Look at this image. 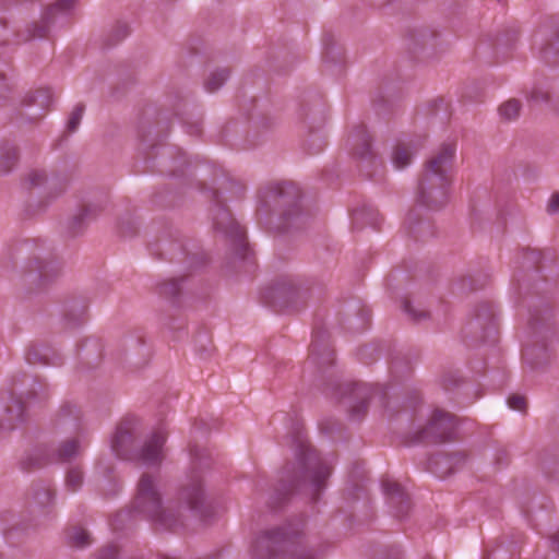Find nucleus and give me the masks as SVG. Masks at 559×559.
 Instances as JSON below:
<instances>
[{
    "instance_id": "nucleus-19",
    "label": "nucleus",
    "mask_w": 559,
    "mask_h": 559,
    "mask_svg": "<svg viewBox=\"0 0 559 559\" xmlns=\"http://www.w3.org/2000/svg\"><path fill=\"white\" fill-rule=\"evenodd\" d=\"M90 298L84 292L72 294V328L84 324L90 314H87Z\"/></svg>"
},
{
    "instance_id": "nucleus-7",
    "label": "nucleus",
    "mask_w": 559,
    "mask_h": 559,
    "mask_svg": "<svg viewBox=\"0 0 559 559\" xmlns=\"http://www.w3.org/2000/svg\"><path fill=\"white\" fill-rule=\"evenodd\" d=\"M88 444L87 429L81 412L72 409V460ZM84 474L80 463L72 462V491L83 484Z\"/></svg>"
},
{
    "instance_id": "nucleus-8",
    "label": "nucleus",
    "mask_w": 559,
    "mask_h": 559,
    "mask_svg": "<svg viewBox=\"0 0 559 559\" xmlns=\"http://www.w3.org/2000/svg\"><path fill=\"white\" fill-rule=\"evenodd\" d=\"M166 440L167 432L163 428H158L146 437L142 447L134 453L133 460L146 466L160 465L166 457Z\"/></svg>"
},
{
    "instance_id": "nucleus-23",
    "label": "nucleus",
    "mask_w": 559,
    "mask_h": 559,
    "mask_svg": "<svg viewBox=\"0 0 559 559\" xmlns=\"http://www.w3.org/2000/svg\"><path fill=\"white\" fill-rule=\"evenodd\" d=\"M417 147L412 143H399L392 153V163L396 169H404L407 167L413 158Z\"/></svg>"
},
{
    "instance_id": "nucleus-50",
    "label": "nucleus",
    "mask_w": 559,
    "mask_h": 559,
    "mask_svg": "<svg viewBox=\"0 0 559 559\" xmlns=\"http://www.w3.org/2000/svg\"><path fill=\"white\" fill-rule=\"evenodd\" d=\"M322 148H323V143H321L320 145H318V147L313 148V150H312V153H313V154H317V153L321 152V151H322Z\"/></svg>"
},
{
    "instance_id": "nucleus-28",
    "label": "nucleus",
    "mask_w": 559,
    "mask_h": 559,
    "mask_svg": "<svg viewBox=\"0 0 559 559\" xmlns=\"http://www.w3.org/2000/svg\"><path fill=\"white\" fill-rule=\"evenodd\" d=\"M229 78V70L227 68H221L213 71L206 79L204 86L210 93L216 92L221 88Z\"/></svg>"
},
{
    "instance_id": "nucleus-18",
    "label": "nucleus",
    "mask_w": 559,
    "mask_h": 559,
    "mask_svg": "<svg viewBox=\"0 0 559 559\" xmlns=\"http://www.w3.org/2000/svg\"><path fill=\"white\" fill-rule=\"evenodd\" d=\"M25 359L31 365H58L60 357L58 353L46 344H32L25 353Z\"/></svg>"
},
{
    "instance_id": "nucleus-42",
    "label": "nucleus",
    "mask_w": 559,
    "mask_h": 559,
    "mask_svg": "<svg viewBox=\"0 0 559 559\" xmlns=\"http://www.w3.org/2000/svg\"><path fill=\"white\" fill-rule=\"evenodd\" d=\"M116 34H117V38L110 43V45H115L116 43L120 41L121 39H123L128 33H129V28L126 24H119L116 29H115Z\"/></svg>"
},
{
    "instance_id": "nucleus-43",
    "label": "nucleus",
    "mask_w": 559,
    "mask_h": 559,
    "mask_svg": "<svg viewBox=\"0 0 559 559\" xmlns=\"http://www.w3.org/2000/svg\"><path fill=\"white\" fill-rule=\"evenodd\" d=\"M547 211L551 214L559 212V193H555L551 195Z\"/></svg>"
},
{
    "instance_id": "nucleus-26",
    "label": "nucleus",
    "mask_w": 559,
    "mask_h": 559,
    "mask_svg": "<svg viewBox=\"0 0 559 559\" xmlns=\"http://www.w3.org/2000/svg\"><path fill=\"white\" fill-rule=\"evenodd\" d=\"M409 233H412L416 239L425 240L433 236V229L429 222L414 218V214H409L406 221Z\"/></svg>"
},
{
    "instance_id": "nucleus-21",
    "label": "nucleus",
    "mask_w": 559,
    "mask_h": 559,
    "mask_svg": "<svg viewBox=\"0 0 559 559\" xmlns=\"http://www.w3.org/2000/svg\"><path fill=\"white\" fill-rule=\"evenodd\" d=\"M380 223V214L378 210L371 205H364L353 212V225L356 228H362L366 225L378 227Z\"/></svg>"
},
{
    "instance_id": "nucleus-24",
    "label": "nucleus",
    "mask_w": 559,
    "mask_h": 559,
    "mask_svg": "<svg viewBox=\"0 0 559 559\" xmlns=\"http://www.w3.org/2000/svg\"><path fill=\"white\" fill-rule=\"evenodd\" d=\"M352 139L355 145L354 154L357 157L361 159L372 157L370 148V138L364 127L357 128L355 133L352 135Z\"/></svg>"
},
{
    "instance_id": "nucleus-34",
    "label": "nucleus",
    "mask_w": 559,
    "mask_h": 559,
    "mask_svg": "<svg viewBox=\"0 0 559 559\" xmlns=\"http://www.w3.org/2000/svg\"><path fill=\"white\" fill-rule=\"evenodd\" d=\"M368 409V400L365 396L349 408V416L353 420H360L367 413Z\"/></svg>"
},
{
    "instance_id": "nucleus-52",
    "label": "nucleus",
    "mask_w": 559,
    "mask_h": 559,
    "mask_svg": "<svg viewBox=\"0 0 559 559\" xmlns=\"http://www.w3.org/2000/svg\"><path fill=\"white\" fill-rule=\"evenodd\" d=\"M314 139H321L319 134H313Z\"/></svg>"
},
{
    "instance_id": "nucleus-22",
    "label": "nucleus",
    "mask_w": 559,
    "mask_h": 559,
    "mask_svg": "<svg viewBox=\"0 0 559 559\" xmlns=\"http://www.w3.org/2000/svg\"><path fill=\"white\" fill-rule=\"evenodd\" d=\"M19 160L17 147L10 142L0 144V175L10 173Z\"/></svg>"
},
{
    "instance_id": "nucleus-13",
    "label": "nucleus",
    "mask_w": 559,
    "mask_h": 559,
    "mask_svg": "<svg viewBox=\"0 0 559 559\" xmlns=\"http://www.w3.org/2000/svg\"><path fill=\"white\" fill-rule=\"evenodd\" d=\"M135 438V423L131 419L122 421L116 429L111 439V449L115 454L124 460H133Z\"/></svg>"
},
{
    "instance_id": "nucleus-40",
    "label": "nucleus",
    "mask_w": 559,
    "mask_h": 559,
    "mask_svg": "<svg viewBox=\"0 0 559 559\" xmlns=\"http://www.w3.org/2000/svg\"><path fill=\"white\" fill-rule=\"evenodd\" d=\"M508 405L514 411L524 412L526 408V400L524 396L514 394L508 399Z\"/></svg>"
},
{
    "instance_id": "nucleus-44",
    "label": "nucleus",
    "mask_w": 559,
    "mask_h": 559,
    "mask_svg": "<svg viewBox=\"0 0 559 559\" xmlns=\"http://www.w3.org/2000/svg\"><path fill=\"white\" fill-rule=\"evenodd\" d=\"M292 559H314V555L311 550H302L295 552Z\"/></svg>"
},
{
    "instance_id": "nucleus-48",
    "label": "nucleus",
    "mask_w": 559,
    "mask_h": 559,
    "mask_svg": "<svg viewBox=\"0 0 559 559\" xmlns=\"http://www.w3.org/2000/svg\"><path fill=\"white\" fill-rule=\"evenodd\" d=\"M191 455L194 460L201 461L202 455L199 453L198 449H191Z\"/></svg>"
},
{
    "instance_id": "nucleus-4",
    "label": "nucleus",
    "mask_w": 559,
    "mask_h": 559,
    "mask_svg": "<svg viewBox=\"0 0 559 559\" xmlns=\"http://www.w3.org/2000/svg\"><path fill=\"white\" fill-rule=\"evenodd\" d=\"M213 222L215 230L222 233L229 240L235 255L239 259H247L249 248L245 231L234 219L230 212L222 205H216Z\"/></svg>"
},
{
    "instance_id": "nucleus-30",
    "label": "nucleus",
    "mask_w": 559,
    "mask_h": 559,
    "mask_svg": "<svg viewBox=\"0 0 559 559\" xmlns=\"http://www.w3.org/2000/svg\"><path fill=\"white\" fill-rule=\"evenodd\" d=\"M521 111V103L518 99H509L499 107L500 117L511 121L519 117Z\"/></svg>"
},
{
    "instance_id": "nucleus-45",
    "label": "nucleus",
    "mask_w": 559,
    "mask_h": 559,
    "mask_svg": "<svg viewBox=\"0 0 559 559\" xmlns=\"http://www.w3.org/2000/svg\"><path fill=\"white\" fill-rule=\"evenodd\" d=\"M9 92V85L4 75L0 74V98H3Z\"/></svg>"
},
{
    "instance_id": "nucleus-12",
    "label": "nucleus",
    "mask_w": 559,
    "mask_h": 559,
    "mask_svg": "<svg viewBox=\"0 0 559 559\" xmlns=\"http://www.w3.org/2000/svg\"><path fill=\"white\" fill-rule=\"evenodd\" d=\"M24 403L12 395L0 397V431H11L25 421Z\"/></svg>"
},
{
    "instance_id": "nucleus-6",
    "label": "nucleus",
    "mask_w": 559,
    "mask_h": 559,
    "mask_svg": "<svg viewBox=\"0 0 559 559\" xmlns=\"http://www.w3.org/2000/svg\"><path fill=\"white\" fill-rule=\"evenodd\" d=\"M70 461V438L51 441L46 448H38L31 452L23 461L24 469L41 468L48 464H61Z\"/></svg>"
},
{
    "instance_id": "nucleus-10",
    "label": "nucleus",
    "mask_w": 559,
    "mask_h": 559,
    "mask_svg": "<svg viewBox=\"0 0 559 559\" xmlns=\"http://www.w3.org/2000/svg\"><path fill=\"white\" fill-rule=\"evenodd\" d=\"M179 502L198 516H203L207 499L199 474H191L179 491Z\"/></svg>"
},
{
    "instance_id": "nucleus-38",
    "label": "nucleus",
    "mask_w": 559,
    "mask_h": 559,
    "mask_svg": "<svg viewBox=\"0 0 559 559\" xmlns=\"http://www.w3.org/2000/svg\"><path fill=\"white\" fill-rule=\"evenodd\" d=\"M180 292V285H179V281L176 280V278H173L166 283H164L162 286H160V294L162 295H165V296H171V297H175L176 295H178Z\"/></svg>"
},
{
    "instance_id": "nucleus-5",
    "label": "nucleus",
    "mask_w": 559,
    "mask_h": 559,
    "mask_svg": "<svg viewBox=\"0 0 559 559\" xmlns=\"http://www.w3.org/2000/svg\"><path fill=\"white\" fill-rule=\"evenodd\" d=\"M300 532L298 528H292L290 525L264 532L252 546V559H273L284 545Z\"/></svg>"
},
{
    "instance_id": "nucleus-31",
    "label": "nucleus",
    "mask_w": 559,
    "mask_h": 559,
    "mask_svg": "<svg viewBox=\"0 0 559 559\" xmlns=\"http://www.w3.org/2000/svg\"><path fill=\"white\" fill-rule=\"evenodd\" d=\"M92 543V536L85 528H72V548L83 549L91 546Z\"/></svg>"
},
{
    "instance_id": "nucleus-37",
    "label": "nucleus",
    "mask_w": 559,
    "mask_h": 559,
    "mask_svg": "<svg viewBox=\"0 0 559 559\" xmlns=\"http://www.w3.org/2000/svg\"><path fill=\"white\" fill-rule=\"evenodd\" d=\"M29 188H36L41 186L47 181V177L45 171L41 170H32L26 178Z\"/></svg>"
},
{
    "instance_id": "nucleus-33",
    "label": "nucleus",
    "mask_w": 559,
    "mask_h": 559,
    "mask_svg": "<svg viewBox=\"0 0 559 559\" xmlns=\"http://www.w3.org/2000/svg\"><path fill=\"white\" fill-rule=\"evenodd\" d=\"M465 460V456L463 454H453V455H437L431 459L430 465L431 467L435 465L436 467L441 464L445 463L448 465L447 471L440 473V477H444L447 474H449L452 469V461H455V463L463 462Z\"/></svg>"
},
{
    "instance_id": "nucleus-14",
    "label": "nucleus",
    "mask_w": 559,
    "mask_h": 559,
    "mask_svg": "<svg viewBox=\"0 0 559 559\" xmlns=\"http://www.w3.org/2000/svg\"><path fill=\"white\" fill-rule=\"evenodd\" d=\"M69 10L70 0H57L50 4L43 13L40 23H36L32 28H28L29 35L26 39L45 37L50 25L55 24L62 17H67Z\"/></svg>"
},
{
    "instance_id": "nucleus-20",
    "label": "nucleus",
    "mask_w": 559,
    "mask_h": 559,
    "mask_svg": "<svg viewBox=\"0 0 559 559\" xmlns=\"http://www.w3.org/2000/svg\"><path fill=\"white\" fill-rule=\"evenodd\" d=\"M53 501L52 490L44 485H36L32 488L29 506L34 512L44 513Z\"/></svg>"
},
{
    "instance_id": "nucleus-49",
    "label": "nucleus",
    "mask_w": 559,
    "mask_h": 559,
    "mask_svg": "<svg viewBox=\"0 0 559 559\" xmlns=\"http://www.w3.org/2000/svg\"><path fill=\"white\" fill-rule=\"evenodd\" d=\"M555 52H556V50H555L554 44L549 45V47H547L545 50L546 56L555 53Z\"/></svg>"
},
{
    "instance_id": "nucleus-15",
    "label": "nucleus",
    "mask_w": 559,
    "mask_h": 559,
    "mask_svg": "<svg viewBox=\"0 0 559 559\" xmlns=\"http://www.w3.org/2000/svg\"><path fill=\"white\" fill-rule=\"evenodd\" d=\"M62 274V265L56 259H48L44 262L35 261L32 263V271L26 275L28 282L38 281L39 287H45Z\"/></svg>"
},
{
    "instance_id": "nucleus-2",
    "label": "nucleus",
    "mask_w": 559,
    "mask_h": 559,
    "mask_svg": "<svg viewBox=\"0 0 559 559\" xmlns=\"http://www.w3.org/2000/svg\"><path fill=\"white\" fill-rule=\"evenodd\" d=\"M454 157L455 146L445 143L426 162L418 186V202L423 206L439 210L447 204Z\"/></svg>"
},
{
    "instance_id": "nucleus-1",
    "label": "nucleus",
    "mask_w": 559,
    "mask_h": 559,
    "mask_svg": "<svg viewBox=\"0 0 559 559\" xmlns=\"http://www.w3.org/2000/svg\"><path fill=\"white\" fill-rule=\"evenodd\" d=\"M297 469L288 466L283 471L281 488L276 489L280 500L284 501L295 489L305 491L313 501L326 488V481L332 473V465L305 440H298L296 447Z\"/></svg>"
},
{
    "instance_id": "nucleus-25",
    "label": "nucleus",
    "mask_w": 559,
    "mask_h": 559,
    "mask_svg": "<svg viewBox=\"0 0 559 559\" xmlns=\"http://www.w3.org/2000/svg\"><path fill=\"white\" fill-rule=\"evenodd\" d=\"M321 338L322 335H316V338L311 345L310 358L318 364H332L333 350Z\"/></svg>"
},
{
    "instance_id": "nucleus-36",
    "label": "nucleus",
    "mask_w": 559,
    "mask_h": 559,
    "mask_svg": "<svg viewBox=\"0 0 559 559\" xmlns=\"http://www.w3.org/2000/svg\"><path fill=\"white\" fill-rule=\"evenodd\" d=\"M404 311L415 321H421L428 318V313L423 309H415L411 301L403 302Z\"/></svg>"
},
{
    "instance_id": "nucleus-29",
    "label": "nucleus",
    "mask_w": 559,
    "mask_h": 559,
    "mask_svg": "<svg viewBox=\"0 0 559 559\" xmlns=\"http://www.w3.org/2000/svg\"><path fill=\"white\" fill-rule=\"evenodd\" d=\"M67 178H60V177H52L48 181V191L46 194V199L48 201H53L58 197H60L62 193L67 190Z\"/></svg>"
},
{
    "instance_id": "nucleus-46",
    "label": "nucleus",
    "mask_w": 559,
    "mask_h": 559,
    "mask_svg": "<svg viewBox=\"0 0 559 559\" xmlns=\"http://www.w3.org/2000/svg\"><path fill=\"white\" fill-rule=\"evenodd\" d=\"M534 348H525L523 352V358L532 366L535 367L537 364L531 358Z\"/></svg>"
},
{
    "instance_id": "nucleus-41",
    "label": "nucleus",
    "mask_w": 559,
    "mask_h": 559,
    "mask_svg": "<svg viewBox=\"0 0 559 559\" xmlns=\"http://www.w3.org/2000/svg\"><path fill=\"white\" fill-rule=\"evenodd\" d=\"M83 112H84V105H82V104L76 105L74 110H72V132L79 126Z\"/></svg>"
},
{
    "instance_id": "nucleus-3",
    "label": "nucleus",
    "mask_w": 559,
    "mask_h": 559,
    "mask_svg": "<svg viewBox=\"0 0 559 559\" xmlns=\"http://www.w3.org/2000/svg\"><path fill=\"white\" fill-rule=\"evenodd\" d=\"M132 509L163 528L174 530L181 525V514L175 513L169 506H163L157 484L148 474H143L138 483Z\"/></svg>"
},
{
    "instance_id": "nucleus-11",
    "label": "nucleus",
    "mask_w": 559,
    "mask_h": 559,
    "mask_svg": "<svg viewBox=\"0 0 559 559\" xmlns=\"http://www.w3.org/2000/svg\"><path fill=\"white\" fill-rule=\"evenodd\" d=\"M271 195H265V202L273 201L274 204L283 209V215L290 217L299 210L300 191L293 183L276 185L270 190Z\"/></svg>"
},
{
    "instance_id": "nucleus-51",
    "label": "nucleus",
    "mask_w": 559,
    "mask_h": 559,
    "mask_svg": "<svg viewBox=\"0 0 559 559\" xmlns=\"http://www.w3.org/2000/svg\"><path fill=\"white\" fill-rule=\"evenodd\" d=\"M70 480V471L66 472V483H69Z\"/></svg>"
},
{
    "instance_id": "nucleus-35",
    "label": "nucleus",
    "mask_w": 559,
    "mask_h": 559,
    "mask_svg": "<svg viewBox=\"0 0 559 559\" xmlns=\"http://www.w3.org/2000/svg\"><path fill=\"white\" fill-rule=\"evenodd\" d=\"M70 416V408L68 405H63L55 415L52 425L55 430H59L67 426L68 418Z\"/></svg>"
},
{
    "instance_id": "nucleus-32",
    "label": "nucleus",
    "mask_w": 559,
    "mask_h": 559,
    "mask_svg": "<svg viewBox=\"0 0 559 559\" xmlns=\"http://www.w3.org/2000/svg\"><path fill=\"white\" fill-rule=\"evenodd\" d=\"M274 294L277 297H283L286 302H292L298 294L297 287L289 281L278 283L274 288Z\"/></svg>"
},
{
    "instance_id": "nucleus-53",
    "label": "nucleus",
    "mask_w": 559,
    "mask_h": 559,
    "mask_svg": "<svg viewBox=\"0 0 559 559\" xmlns=\"http://www.w3.org/2000/svg\"><path fill=\"white\" fill-rule=\"evenodd\" d=\"M74 1H75V0H72V7L74 5Z\"/></svg>"
},
{
    "instance_id": "nucleus-27",
    "label": "nucleus",
    "mask_w": 559,
    "mask_h": 559,
    "mask_svg": "<svg viewBox=\"0 0 559 559\" xmlns=\"http://www.w3.org/2000/svg\"><path fill=\"white\" fill-rule=\"evenodd\" d=\"M23 102L26 106H38L41 110H46L51 104V92L49 88L36 90L28 93Z\"/></svg>"
},
{
    "instance_id": "nucleus-16",
    "label": "nucleus",
    "mask_w": 559,
    "mask_h": 559,
    "mask_svg": "<svg viewBox=\"0 0 559 559\" xmlns=\"http://www.w3.org/2000/svg\"><path fill=\"white\" fill-rule=\"evenodd\" d=\"M100 211V206L93 202L85 200L78 202L72 213V236L82 234L86 226L96 219Z\"/></svg>"
},
{
    "instance_id": "nucleus-39",
    "label": "nucleus",
    "mask_w": 559,
    "mask_h": 559,
    "mask_svg": "<svg viewBox=\"0 0 559 559\" xmlns=\"http://www.w3.org/2000/svg\"><path fill=\"white\" fill-rule=\"evenodd\" d=\"M96 559H121V557H120L117 546L109 545V546L102 548L98 551Z\"/></svg>"
},
{
    "instance_id": "nucleus-17",
    "label": "nucleus",
    "mask_w": 559,
    "mask_h": 559,
    "mask_svg": "<svg viewBox=\"0 0 559 559\" xmlns=\"http://www.w3.org/2000/svg\"><path fill=\"white\" fill-rule=\"evenodd\" d=\"M382 489L388 496L389 503L396 509L395 516L403 518L406 515L411 509L409 498L400 484L391 479H383Z\"/></svg>"
},
{
    "instance_id": "nucleus-47",
    "label": "nucleus",
    "mask_w": 559,
    "mask_h": 559,
    "mask_svg": "<svg viewBox=\"0 0 559 559\" xmlns=\"http://www.w3.org/2000/svg\"><path fill=\"white\" fill-rule=\"evenodd\" d=\"M552 546L554 549L559 552V532L552 538Z\"/></svg>"
},
{
    "instance_id": "nucleus-9",
    "label": "nucleus",
    "mask_w": 559,
    "mask_h": 559,
    "mask_svg": "<svg viewBox=\"0 0 559 559\" xmlns=\"http://www.w3.org/2000/svg\"><path fill=\"white\" fill-rule=\"evenodd\" d=\"M455 429L453 417L445 412L435 411L429 423L418 433V441L444 442L451 439Z\"/></svg>"
}]
</instances>
